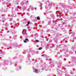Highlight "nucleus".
<instances>
[{
  "instance_id": "obj_1",
  "label": "nucleus",
  "mask_w": 76,
  "mask_h": 76,
  "mask_svg": "<svg viewBox=\"0 0 76 76\" xmlns=\"http://www.w3.org/2000/svg\"><path fill=\"white\" fill-rule=\"evenodd\" d=\"M26 30L24 29L23 30L22 34L24 35H25V36H26L27 35V33H26Z\"/></svg>"
},
{
  "instance_id": "obj_2",
  "label": "nucleus",
  "mask_w": 76,
  "mask_h": 76,
  "mask_svg": "<svg viewBox=\"0 0 76 76\" xmlns=\"http://www.w3.org/2000/svg\"><path fill=\"white\" fill-rule=\"evenodd\" d=\"M51 4H49L48 7H47V6H45V8L47 9V10H49V9H51Z\"/></svg>"
},
{
  "instance_id": "obj_3",
  "label": "nucleus",
  "mask_w": 76,
  "mask_h": 76,
  "mask_svg": "<svg viewBox=\"0 0 76 76\" xmlns=\"http://www.w3.org/2000/svg\"><path fill=\"white\" fill-rule=\"evenodd\" d=\"M58 68H60V67H61V63H59V64H58Z\"/></svg>"
},
{
  "instance_id": "obj_4",
  "label": "nucleus",
  "mask_w": 76,
  "mask_h": 76,
  "mask_svg": "<svg viewBox=\"0 0 76 76\" xmlns=\"http://www.w3.org/2000/svg\"><path fill=\"white\" fill-rule=\"evenodd\" d=\"M28 41V38H26L25 39V40L24 41V42H26V41Z\"/></svg>"
},
{
  "instance_id": "obj_5",
  "label": "nucleus",
  "mask_w": 76,
  "mask_h": 76,
  "mask_svg": "<svg viewBox=\"0 0 76 76\" xmlns=\"http://www.w3.org/2000/svg\"><path fill=\"white\" fill-rule=\"evenodd\" d=\"M57 72H58V73H60L61 72V71L59 70H58Z\"/></svg>"
},
{
  "instance_id": "obj_6",
  "label": "nucleus",
  "mask_w": 76,
  "mask_h": 76,
  "mask_svg": "<svg viewBox=\"0 0 76 76\" xmlns=\"http://www.w3.org/2000/svg\"><path fill=\"white\" fill-rule=\"evenodd\" d=\"M34 72H35V73H37L38 72V69H35L34 70Z\"/></svg>"
},
{
  "instance_id": "obj_7",
  "label": "nucleus",
  "mask_w": 76,
  "mask_h": 76,
  "mask_svg": "<svg viewBox=\"0 0 76 76\" xmlns=\"http://www.w3.org/2000/svg\"><path fill=\"white\" fill-rule=\"evenodd\" d=\"M30 9H31V10H34V7H30Z\"/></svg>"
},
{
  "instance_id": "obj_8",
  "label": "nucleus",
  "mask_w": 76,
  "mask_h": 76,
  "mask_svg": "<svg viewBox=\"0 0 76 76\" xmlns=\"http://www.w3.org/2000/svg\"><path fill=\"white\" fill-rule=\"evenodd\" d=\"M35 37H37L38 36V34L37 33L35 35Z\"/></svg>"
},
{
  "instance_id": "obj_9",
  "label": "nucleus",
  "mask_w": 76,
  "mask_h": 76,
  "mask_svg": "<svg viewBox=\"0 0 76 76\" xmlns=\"http://www.w3.org/2000/svg\"><path fill=\"white\" fill-rule=\"evenodd\" d=\"M37 20H40V18H39V16L37 17Z\"/></svg>"
},
{
  "instance_id": "obj_10",
  "label": "nucleus",
  "mask_w": 76,
  "mask_h": 76,
  "mask_svg": "<svg viewBox=\"0 0 76 76\" xmlns=\"http://www.w3.org/2000/svg\"><path fill=\"white\" fill-rule=\"evenodd\" d=\"M39 42V40H35V42Z\"/></svg>"
},
{
  "instance_id": "obj_11",
  "label": "nucleus",
  "mask_w": 76,
  "mask_h": 76,
  "mask_svg": "<svg viewBox=\"0 0 76 76\" xmlns=\"http://www.w3.org/2000/svg\"><path fill=\"white\" fill-rule=\"evenodd\" d=\"M42 49V47H41L39 48L38 49V50H41Z\"/></svg>"
},
{
  "instance_id": "obj_12",
  "label": "nucleus",
  "mask_w": 76,
  "mask_h": 76,
  "mask_svg": "<svg viewBox=\"0 0 76 76\" xmlns=\"http://www.w3.org/2000/svg\"><path fill=\"white\" fill-rule=\"evenodd\" d=\"M65 56H66V57H68V55L66 53L65 54Z\"/></svg>"
},
{
  "instance_id": "obj_13",
  "label": "nucleus",
  "mask_w": 76,
  "mask_h": 76,
  "mask_svg": "<svg viewBox=\"0 0 76 76\" xmlns=\"http://www.w3.org/2000/svg\"><path fill=\"white\" fill-rule=\"evenodd\" d=\"M12 20H13V19H12V18H10V21H12Z\"/></svg>"
},
{
  "instance_id": "obj_14",
  "label": "nucleus",
  "mask_w": 76,
  "mask_h": 76,
  "mask_svg": "<svg viewBox=\"0 0 76 76\" xmlns=\"http://www.w3.org/2000/svg\"><path fill=\"white\" fill-rule=\"evenodd\" d=\"M27 15H28V16H29V13H27Z\"/></svg>"
},
{
  "instance_id": "obj_15",
  "label": "nucleus",
  "mask_w": 76,
  "mask_h": 76,
  "mask_svg": "<svg viewBox=\"0 0 76 76\" xmlns=\"http://www.w3.org/2000/svg\"><path fill=\"white\" fill-rule=\"evenodd\" d=\"M28 25H29V23H30V22L29 21H28Z\"/></svg>"
},
{
  "instance_id": "obj_16",
  "label": "nucleus",
  "mask_w": 76,
  "mask_h": 76,
  "mask_svg": "<svg viewBox=\"0 0 76 76\" xmlns=\"http://www.w3.org/2000/svg\"><path fill=\"white\" fill-rule=\"evenodd\" d=\"M30 57V55H29V53H28V57Z\"/></svg>"
},
{
  "instance_id": "obj_17",
  "label": "nucleus",
  "mask_w": 76,
  "mask_h": 76,
  "mask_svg": "<svg viewBox=\"0 0 76 76\" xmlns=\"http://www.w3.org/2000/svg\"><path fill=\"white\" fill-rule=\"evenodd\" d=\"M75 47H76V46H73V47H74V48H75Z\"/></svg>"
},
{
  "instance_id": "obj_18",
  "label": "nucleus",
  "mask_w": 76,
  "mask_h": 76,
  "mask_svg": "<svg viewBox=\"0 0 76 76\" xmlns=\"http://www.w3.org/2000/svg\"><path fill=\"white\" fill-rule=\"evenodd\" d=\"M28 11H29V9H28L27 10Z\"/></svg>"
},
{
  "instance_id": "obj_19",
  "label": "nucleus",
  "mask_w": 76,
  "mask_h": 76,
  "mask_svg": "<svg viewBox=\"0 0 76 76\" xmlns=\"http://www.w3.org/2000/svg\"><path fill=\"white\" fill-rule=\"evenodd\" d=\"M32 15H31V16H30V18H32Z\"/></svg>"
},
{
  "instance_id": "obj_20",
  "label": "nucleus",
  "mask_w": 76,
  "mask_h": 76,
  "mask_svg": "<svg viewBox=\"0 0 76 76\" xmlns=\"http://www.w3.org/2000/svg\"><path fill=\"white\" fill-rule=\"evenodd\" d=\"M19 68H20V69H21V67L20 66H19Z\"/></svg>"
},
{
  "instance_id": "obj_21",
  "label": "nucleus",
  "mask_w": 76,
  "mask_h": 76,
  "mask_svg": "<svg viewBox=\"0 0 76 76\" xmlns=\"http://www.w3.org/2000/svg\"><path fill=\"white\" fill-rule=\"evenodd\" d=\"M51 62H50L49 63L50 64H51Z\"/></svg>"
},
{
  "instance_id": "obj_22",
  "label": "nucleus",
  "mask_w": 76,
  "mask_h": 76,
  "mask_svg": "<svg viewBox=\"0 0 76 76\" xmlns=\"http://www.w3.org/2000/svg\"><path fill=\"white\" fill-rule=\"evenodd\" d=\"M2 1V0H0V2H1Z\"/></svg>"
},
{
  "instance_id": "obj_23",
  "label": "nucleus",
  "mask_w": 76,
  "mask_h": 76,
  "mask_svg": "<svg viewBox=\"0 0 76 76\" xmlns=\"http://www.w3.org/2000/svg\"><path fill=\"white\" fill-rule=\"evenodd\" d=\"M40 7H42V5H40Z\"/></svg>"
},
{
  "instance_id": "obj_24",
  "label": "nucleus",
  "mask_w": 76,
  "mask_h": 76,
  "mask_svg": "<svg viewBox=\"0 0 76 76\" xmlns=\"http://www.w3.org/2000/svg\"><path fill=\"white\" fill-rule=\"evenodd\" d=\"M13 28V27H12L11 26V28Z\"/></svg>"
},
{
  "instance_id": "obj_25",
  "label": "nucleus",
  "mask_w": 76,
  "mask_h": 76,
  "mask_svg": "<svg viewBox=\"0 0 76 76\" xmlns=\"http://www.w3.org/2000/svg\"><path fill=\"white\" fill-rule=\"evenodd\" d=\"M71 74H72V73H71Z\"/></svg>"
},
{
  "instance_id": "obj_26",
  "label": "nucleus",
  "mask_w": 76,
  "mask_h": 76,
  "mask_svg": "<svg viewBox=\"0 0 76 76\" xmlns=\"http://www.w3.org/2000/svg\"><path fill=\"white\" fill-rule=\"evenodd\" d=\"M25 22H26V21H25Z\"/></svg>"
}]
</instances>
